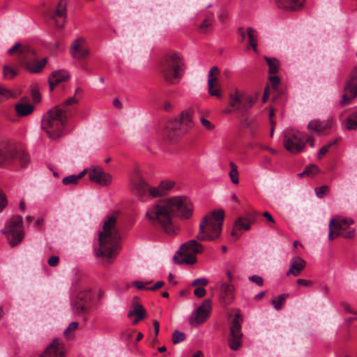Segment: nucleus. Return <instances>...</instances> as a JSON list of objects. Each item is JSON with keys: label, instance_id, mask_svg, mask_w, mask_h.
<instances>
[{"label": "nucleus", "instance_id": "nucleus-1", "mask_svg": "<svg viewBox=\"0 0 357 357\" xmlns=\"http://www.w3.org/2000/svg\"><path fill=\"white\" fill-rule=\"evenodd\" d=\"M193 213V206L185 196H176L158 200V224L168 236H174L179 231L172 218L174 215L181 220L190 219Z\"/></svg>", "mask_w": 357, "mask_h": 357}, {"label": "nucleus", "instance_id": "nucleus-2", "mask_svg": "<svg viewBox=\"0 0 357 357\" xmlns=\"http://www.w3.org/2000/svg\"><path fill=\"white\" fill-rule=\"evenodd\" d=\"M117 212L108 215L104 222L103 229L98 236L99 248L96 250L98 257L111 259L117 255L121 235L117 227Z\"/></svg>", "mask_w": 357, "mask_h": 357}, {"label": "nucleus", "instance_id": "nucleus-3", "mask_svg": "<svg viewBox=\"0 0 357 357\" xmlns=\"http://www.w3.org/2000/svg\"><path fill=\"white\" fill-rule=\"evenodd\" d=\"M158 70L162 79L169 85L180 82L185 72V63L178 53L165 54L158 63Z\"/></svg>", "mask_w": 357, "mask_h": 357}, {"label": "nucleus", "instance_id": "nucleus-4", "mask_svg": "<svg viewBox=\"0 0 357 357\" xmlns=\"http://www.w3.org/2000/svg\"><path fill=\"white\" fill-rule=\"evenodd\" d=\"M67 119L66 110L60 107H55L43 116L42 129L50 139H57L63 135Z\"/></svg>", "mask_w": 357, "mask_h": 357}, {"label": "nucleus", "instance_id": "nucleus-5", "mask_svg": "<svg viewBox=\"0 0 357 357\" xmlns=\"http://www.w3.org/2000/svg\"><path fill=\"white\" fill-rule=\"evenodd\" d=\"M224 215L222 210H215L206 215L199 224L197 238L201 241L217 239L221 234Z\"/></svg>", "mask_w": 357, "mask_h": 357}, {"label": "nucleus", "instance_id": "nucleus-6", "mask_svg": "<svg viewBox=\"0 0 357 357\" xmlns=\"http://www.w3.org/2000/svg\"><path fill=\"white\" fill-rule=\"evenodd\" d=\"M18 60L20 66L28 73L37 74L43 70L48 59L46 57L38 61L36 50L30 46H25L20 50Z\"/></svg>", "mask_w": 357, "mask_h": 357}, {"label": "nucleus", "instance_id": "nucleus-7", "mask_svg": "<svg viewBox=\"0 0 357 357\" xmlns=\"http://www.w3.org/2000/svg\"><path fill=\"white\" fill-rule=\"evenodd\" d=\"M204 247L196 240H190L183 243L174 256V261L179 265H192L197 262L196 255L203 252Z\"/></svg>", "mask_w": 357, "mask_h": 357}, {"label": "nucleus", "instance_id": "nucleus-8", "mask_svg": "<svg viewBox=\"0 0 357 357\" xmlns=\"http://www.w3.org/2000/svg\"><path fill=\"white\" fill-rule=\"evenodd\" d=\"M192 127V114L189 111H183L174 120L167 123L165 130L171 139L181 137Z\"/></svg>", "mask_w": 357, "mask_h": 357}, {"label": "nucleus", "instance_id": "nucleus-9", "mask_svg": "<svg viewBox=\"0 0 357 357\" xmlns=\"http://www.w3.org/2000/svg\"><path fill=\"white\" fill-rule=\"evenodd\" d=\"M1 232L6 235L11 247L17 246L24 238L22 218L18 215L13 216Z\"/></svg>", "mask_w": 357, "mask_h": 357}, {"label": "nucleus", "instance_id": "nucleus-10", "mask_svg": "<svg viewBox=\"0 0 357 357\" xmlns=\"http://www.w3.org/2000/svg\"><path fill=\"white\" fill-rule=\"evenodd\" d=\"M353 223L352 220L346 218H336L331 220L328 227L329 240L333 241L338 236H342L346 238H354L355 236V230L350 227V225Z\"/></svg>", "mask_w": 357, "mask_h": 357}, {"label": "nucleus", "instance_id": "nucleus-11", "mask_svg": "<svg viewBox=\"0 0 357 357\" xmlns=\"http://www.w3.org/2000/svg\"><path fill=\"white\" fill-rule=\"evenodd\" d=\"M306 134L300 131L289 129L284 132L283 144L285 149L292 154H298L305 149Z\"/></svg>", "mask_w": 357, "mask_h": 357}, {"label": "nucleus", "instance_id": "nucleus-12", "mask_svg": "<svg viewBox=\"0 0 357 357\" xmlns=\"http://www.w3.org/2000/svg\"><path fill=\"white\" fill-rule=\"evenodd\" d=\"M45 15L47 19L54 22L56 29H63L67 18V1L59 0L55 6L49 8Z\"/></svg>", "mask_w": 357, "mask_h": 357}, {"label": "nucleus", "instance_id": "nucleus-13", "mask_svg": "<svg viewBox=\"0 0 357 357\" xmlns=\"http://www.w3.org/2000/svg\"><path fill=\"white\" fill-rule=\"evenodd\" d=\"M229 331V346L231 350L236 351L241 347L243 337L239 314H236L234 317Z\"/></svg>", "mask_w": 357, "mask_h": 357}, {"label": "nucleus", "instance_id": "nucleus-14", "mask_svg": "<svg viewBox=\"0 0 357 357\" xmlns=\"http://www.w3.org/2000/svg\"><path fill=\"white\" fill-rule=\"evenodd\" d=\"M211 301L206 299L198 307L193 315L189 318V323L192 326L204 324L211 312Z\"/></svg>", "mask_w": 357, "mask_h": 357}, {"label": "nucleus", "instance_id": "nucleus-15", "mask_svg": "<svg viewBox=\"0 0 357 357\" xmlns=\"http://www.w3.org/2000/svg\"><path fill=\"white\" fill-rule=\"evenodd\" d=\"M345 93L342 96L340 104L342 105L349 103L351 100L357 96V66L351 70L349 80L344 86Z\"/></svg>", "mask_w": 357, "mask_h": 357}, {"label": "nucleus", "instance_id": "nucleus-16", "mask_svg": "<svg viewBox=\"0 0 357 357\" xmlns=\"http://www.w3.org/2000/svg\"><path fill=\"white\" fill-rule=\"evenodd\" d=\"M91 295L89 289L79 291L71 301L74 313L77 314H85L88 311L87 303L91 300Z\"/></svg>", "mask_w": 357, "mask_h": 357}, {"label": "nucleus", "instance_id": "nucleus-17", "mask_svg": "<svg viewBox=\"0 0 357 357\" xmlns=\"http://www.w3.org/2000/svg\"><path fill=\"white\" fill-rule=\"evenodd\" d=\"M132 190L142 202L145 201L144 197L146 194L149 197H156V189L153 187H149L148 183L142 178H138L132 182Z\"/></svg>", "mask_w": 357, "mask_h": 357}, {"label": "nucleus", "instance_id": "nucleus-18", "mask_svg": "<svg viewBox=\"0 0 357 357\" xmlns=\"http://www.w3.org/2000/svg\"><path fill=\"white\" fill-rule=\"evenodd\" d=\"M334 121L332 118L324 121L314 119L309 122L307 129L310 132H314L320 136L328 133Z\"/></svg>", "mask_w": 357, "mask_h": 357}, {"label": "nucleus", "instance_id": "nucleus-19", "mask_svg": "<svg viewBox=\"0 0 357 357\" xmlns=\"http://www.w3.org/2000/svg\"><path fill=\"white\" fill-rule=\"evenodd\" d=\"M16 149L8 142H0V166H5L15 159Z\"/></svg>", "mask_w": 357, "mask_h": 357}, {"label": "nucleus", "instance_id": "nucleus-20", "mask_svg": "<svg viewBox=\"0 0 357 357\" xmlns=\"http://www.w3.org/2000/svg\"><path fill=\"white\" fill-rule=\"evenodd\" d=\"M89 178L91 181L102 186L108 185L112 182V176L104 172L100 167L91 169L89 172Z\"/></svg>", "mask_w": 357, "mask_h": 357}, {"label": "nucleus", "instance_id": "nucleus-21", "mask_svg": "<svg viewBox=\"0 0 357 357\" xmlns=\"http://www.w3.org/2000/svg\"><path fill=\"white\" fill-rule=\"evenodd\" d=\"M64 344L60 342L58 338H55L46 348L40 357H64Z\"/></svg>", "mask_w": 357, "mask_h": 357}, {"label": "nucleus", "instance_id": "nucleus-22", "mask_svg": "<svg viewBox=\"0 0 357 357\" xmlns=\"http://www.w3.org/2000/svg\"><path fill=\"white\" fill-rule=\"evenodd\" d=\"M220 70L217 66H213L208 73V93L211 96L220 98L222 94L219 84L217 83V78L214 75L219 74Z\"/></svg>", "mask_w": 357, "mask_h": 357}, {"label": "nucleus", "instance_id": "nucleus-23", "mask_svg": "<svg viewBox=\"0 0 357 357\" xmlns=\"http://www.w3.org/2000/svg\"><path fill=\"white\" fill-rule=\"evenodd\" d=\"M146 311L141 304L132 303L128 312V317L133 325H136L139 321L145 317Z\"/></svg>", "mask_w": 357, "mask_h": 357}, {"label": "nucleus", "instance_id": "nucleus-24", "mask_svg": "<svg viewBox=\"0 0 357 357\" xmlns=\"http://www.w3.org/2000/svg\"><path fill=\"white\" fill-rule=\"evenodd\" d=\"M258 213L256 211L247 212L245 217H240L236 220V228L249 230L250 225L255 222Z\"/></svg>", "mask_w": 357, "mask_h": 357}, {"label": "nucleus", "instance_id": "nucleus-25", "mask_svg": "<svg viewBox=\"0 0 357 357\" xmlns=\"http://www.w3.org/2000/svg\"><path fill=\"white\" fill-rule=\"evenodd\" d=\"M70 77L68 72L63 70L54 71L49 77L50 89L52 91L59 84L67 81Z\"/></svg>", "mask_w": 357, "mask_h": 357}, {"label": "nucleus", "instance_id": "nucleus-26", "mask_svg": "<svg viewBox=\"0 0 357 357\" xmlns=\"http://www.w3.org/2000/svg\"><path fill=\"white\" fill-rule=\"evenodd\" d=\"M306 266V261L300 257H293L290 261L289 269L287 271L286 275L298 276L304 270Z\"/></svg>", "mask_w": 357, "mask_h": 357}, {"label": "nucleus", "instance_id": "nucleus-27", "mask_svg": "<svg viewBox=\"0 0 357 357\" xmlns=\"http://www.w3.org/2000/svg\"><path fill=\"white\" fill-rule=\"evenodd\" d=\"M234 287L231 282H224L220 287V299L225 305L231 303L234 298Z\"/></svg>", "mask_w": 357, "mask_h": 357}, {"label": "nucleus", "instance_id": "nucleus-28", "mask_svg": "<svg viewBox=\"0 0 357 357\" xmlns=\"http://www.w3.org/2000/svg\"><path fill=\"white\" fill-rule=\"evenodd\" d=\"M83 42L82 38H77L72 44L70 54L73 58L82 59L89 54V51L82 47Z\"/></svg>", "mask_w": 357, "mask_h": 357}, {"label": "nucleus", "instance_id": "nucleus-29", "mask_svg": "<svg viewBox=\"0 0 357 357\" xmlns=\"http://www.w3.org/2000/svg\"><path fill=\"white\" fill-rule=\"evenodd\" d=\"M176 183L172 179H163L158 185V197L168 195L174 189Z\"/></svg>", "mask_w": 357, "mask_h": 357}, {"label": "nucleus", "instance_id": "nucleus-30", "mask_svg": "<svg viewBox=\"0 0 357 357\" xmlns=\"http://www.w3.org/2000/svg\"><path fill=\"white\" fill-rule=\"evenodd\" d=\"M277 6L285 10H296L302 6L301 0H275Z\"/></svg>", "mask_w": 357, "mask_h": 357}, {"label": "nucleus", "instance_id": "nucleus-31", "mask_svg": "<svg viewBox=\"0 0 357 357\" xmlns=\"http://www.w3.org/2000/svg\"><path fill=\"white\" fill-rule=\"evenodd\" d=\"M15 109L18 116H26L32 113L34 107L31 104L17 103Z\"/></svg>", "mask_w": 357, "mask_h": 357}, {"label": "nucleus", "instance_id": "nucleus-32", "mask_svg": "<svg viewBox=\"0 0 357 357\" xmlns=\"http://www.w3.org/2000/svg\"><path fill=\"white\" fill-rule=\"evenodd\" d=\"M213 15H208L202 23L198 26V31L200 33H206L213 29Z\"/></svg>", "mask_w": 357, "mask_h": 357}, {"label": "nucleus", "instance_id": "nucleus-33", "mask_svg": "<svg viewBox=\"0 0 357 357\" xmlns=\"http://www.w3.org/2000/svg\"><path fill=\"white\" fill-rule=\"evenodd\" d=\"M242 96L243 94L238 91L229 95V105L234 107L238 112H241V109Z\"/></svg>", "mask_w": 357, "mask_h": 357}, {"label": "nucleus", "instance_id": "nucleus-34", "mask_svg": "<svg viewBox=\"0 0 357 357\" xmlns=\"http://www.w3.org/2000/svg\"><path fill=\"white\" fill-rule=\"evenodd\" d=\"M257 98L253 96H248L243 94L241 112L248 111L256 102Z\"/></svg>", "mask_w": 357, "mask_h": 357}, {"label": "nucleus", "instance_id": "nucleus-35", "mask_svg": "<svg viewBox=\"0 0 357 357\" xmlns=\"http://www.w3.org/2000/svg\"><path fill=\"white\" fill-rule=\"evenodd\" d=\"M265 60L268 66V73L270 74H276L279 70V61L275 58L269 57H265Z\"/></svg>", "mask_w": 357, "mask_h": 357}, {"label": "nucleus", "instance_id": "nucleus-36", "mask_svg": "<svg viewBox=\"0 0 357 357\" xmlns=\"http://www.w3.org/2000/svg\"><path fill=\"white\" fill-rule=\"evenodd\" d=\"M289 294H283L279 295L278 297L274 298L271 301V303L276 310H280L283 307L285 300L289 297Z\"/></svg>", "mask_w": 357, "mask_h": 357}, {"label": "nucleus", "instance_id": "nucleus-37", "mask_svg": "<svg viewBox=\"0 0 357 357\" xmlns=\"http://www.w3.org/2000/svg\"><path fill=\"white\" fill-rule=\"evenodd\" d=\"M18 96L17 93H15L11 90L3 87L0 85V101H5L10 98H15Z\"/></svg>", "mask_w": 357, "mask_h": 357}, {"label": "nucleus", "instance_id": "nucleus-38", "mask_svg": "<svg viewBox=\"0 0 357 357\" xmlns=\"http://www.w3.org/2000/svg\"><path fill=\"white\" fill-rule=\"evenodd\" d=\"M230 171L229 172V176L231 179V181L234 184H238L239 183L238 179V171L237 168V165L234 162H229Z\"/></svg>", "mask_w": 357, "mask_h": 357}, {"label": "nucleus", "instance_id": "nucleus-39", "mask_svg": "<svg viewBox=\"0 0 357 357\" xmlns=\"http://www.w3.org/2000/svg\"><path fill=\"white\" fill-rule=\"evenodd\" d=\"M86 172V170H84L83 172H82L81 173H79V174L77 175H70V176H66L65 178H63L62 180V183L63 185H69V184H77L78 181L82 178V176L84 175Z\"/></svg>", "mask_w": 357, "mask_h": 357}, {"label": "nucleus", "instance_id": "nucleus-40", "mask_svg": "<svg viewBox=\"0 0 357 357\" xmlns=\"http://www.w3.org/2000/svg\"><path fill=\"white\" fill-rule=\"evenodd\" d=\"M247 33L249 39V45L252 48V50L257 52V36L255 34V30L249 27L247 29Z\"/></svg>", "mask_w": 357, "mask_h": 357}, {"label": "nucleus", "instance_id": "nucleus-41", "mask_svg": "<svg viewBox=\"0 0 357 357\" xmlns=\"http://www.w3.org/2000/svg\"><path fill=\"white\" fill-rule=\"evenodd\" d=\"M319 167L315 165H310L309 166H307L304 171L301 173H299L298 176L299 177H303V176H312L319 172Z\"/></svg>", "mask_w": 357, "mask_h": 357}, {"label": "nucleus", "instance_id": "nucleus-42", "mask_svg": "<svg viewBox=\"0 0 357 357\" xmlns=\"http://www.w3.org/2000/svg\"><path fill=\"white\" fill-rule=\"evenodd\" d=\"M78 326V322L73 321L65 329L63 335L67 340L72 339L74 337V332L77 329Z\"/></svg>", "mask_w": 357, "mask_h": 357}, {"label": "nucleus", "instance_id": "nucleus-43", "mask_svg": "<svg viewBox=\"0 0 357 357\" xmlns=\"http://www.w3.org/2000/svg\"><path fill=\"white\" fill-rule=\"evenodd\" d=\"M3 76L6 79H12L18 74V70L5 66L3 68Z\"/></svg>", "mask_w": 357, "mask_h": 357}, {"label": "nucleus", "instance_id": "nucleus-44", "mask_svg": "<svg viewBox=\"0 0 357 357\" xmlns=\"http://www.w3.org/2000/svg\"><path fill=\"white\" fill-rule=\"evenodd\" d=\"M146 218L154 224L156 222V204L149 208L146 213Z\"/></svg>", "mask_w": 357, "mask_h": 357}, {"label": "nucleus", "instance_id": "nucleus-45", "mask_svg": "<svg viewBox=\"0 0 357 357\" xmlns=\"http://www.w3.org/2000/svg\"><path fill=\"white\" fill-rule=\"evenodd\" d=\"M151 282H146L145 284H144L141 281H134L132 282V286L135 287L138 289L143 290V289H147V290H151V291H155L156 290V283L153 284L150 287H146V284H149Z\"/></svg>", "mask_w": 357, "mask_h": 357}, {"label": "nucleus", "instance_id": "nucleus-46", "mask_svg": "<svg viewBox=\"0 0 357 357\" xmlns=\"http://www.w3.org/2000/svg\"><path fill=\"white\" fill-rule=\"evenodd\" d=\"M15 158L20 160L22 167L26 166L29 162V157L28 154L23 151H20L19 152L16 151Z\"/></svg>", "mask_w": 357, "mask_h": 357}, {"label": "nucleus", "instance_id": "nucleus-47", "mask_svg": "<svg viewBox=\"0 0 357 357\" xmlns=\"http://www.w3.org/2000/svg\"><path fill=\"white\" fill-rule=\"evenodd\" d=\"M185 338V333L180 332L178 331H175L172 335V342L174 344H178L182 341H183Z\"/></svg>", "mask_w": 357, "mask_h": 357}, {"label": "nucleus", "instance_id": "nucleus-48", "mask_svg": "<svg viewBox=\"0 0 357 357\" xmlns=\"http://www.w3.org/2000/svg\"><path fill=\"white\" fill-rule=\"evenodd\" d=\"M78 102V100L75 98V95L73 97L69 98L67 99L63 104L59 105L63 110H66V113L68 112L67 107L77 104Z\"/></svg>", "mask_w": 357, "mask_h": 357}, {"label": "nucleus", "instance_id": "nucleus-49", "mask_svg": "<svg viewBox=\"0 0 357 357\" xmlns=\"http://www.w3.org/2000/svg\"><path fill=\"white\" fill-rule=\"evenodd\" d=\"M346 127L348 130H357V119L349 116L346 120Z\"/></svg>", "mask_w": 357, "mask_h": 357}, {"label": "nucleus", "instance_id": "nucleus-50", "mask_svg": "<svg viewBox=\"0 0 357 357\" xmlns=\"http://www.w3.org/2000/svg\"><path fill=\"white\" fill-rule=\"evenodd\" d=\"M329 191V188L327 185H322L315 189L316 195L318 197H323Z\"/></svg>", "mask_w": 357, "mask_h": 357}, {"label": "nucleus", "instance_id": "nucleus-51", "mask_svg": "<svg viewBox=\"0 0 357 357\" xmlns=\"http://www.w3.org/2000/svg\"><path fill=\"white\" fill-rule=\"evenodd\" d=\"M249 280L253 283H255L259 287H261L264 284V280L261 276L253 275L249 277Z\"/></svg>", "mask_w": 357, "mask_h": 357}, {"label": "nucleus", "instance_id": "nucleus-52", "mask_svg": "<svg viewBox=\"0 0 357 357\" xmlns=\"http://www.w3.org/2000/svg\"><path fill=\"white\" fill-rule=\"evenodd\" d=\"M202 125L207 130H212L214 128V125L209 121L208 120L206 119L204 117H202L200 119Z\"/></svg>", "mask_w": 357, "mask_h": 357}, {"label": "nucleus", "instance_id": "nucleus-53", "mask_svg": "<svg viewBox=\"0 0 357 357\" xmlns=\"http://www.w3.org/2000/svg\"><path fill=\"white\" fill-rule=\"evenodd\" d=\"M208 284V280L206 278H198L195 279L192 282V285L196 287L200 285L202 287L206 286Z\"/></svg>", "mask_w": 357, "mask_h": 357}, {"label": "nucleus", "instance_id": "nucleus-54", "mask_svg": "<svg viewBox=\"0 0 357 357\" xmlns=\"http://www.w3.org/2000/svg\"><path fill=\"white\" fill-rule=\"evenodd\" d=\"M24 46H22V45L20 43H16L8 51V54L10 55H13L15 54L17 51H18V53L20 54V50L24 47Z\"/></svg>", "mask_w": 357, "mask_h": 357}, {"label": "nucleus", "instance_id": "nucleus-55", "mask_svg": "<svg viewBox=\"0 0 357 357\" xmlns=\"http://www.w3.org/2000/svg\"><path fill=\"white\" fill-rule=\"evenodd\" d=\"M312 281L307 280L303 278H299L296 280V284L298 286H303V287H310L312 285Z\"/></svg>", "mask_w": 357, "mask_h": 357}, {"label": "nucleus", "instance_id": "nucleus-56", "mask_svg": "<svg viewBox=\"0 0 357 357\" xmlns=\"http://www.w3.org/2000/svg\"><path fill=\"white\" fill-rule=\"evenodd\" d=\"M59 261V257L58 256H52L48 259L47 263L50 266L54 267L58 265Z\"/></svg>", "mask_w": 357, "mask_h": 357}, {"label": "nucleus", "instance_id": "nucleus-57", "mask_svg": "<svg viewBox=\"0 0 357 357\" xmlns=\"http://www.w3.org/2000/svg\"><path fill=\"white\" fill-rule=\"evenodd\" d=\"M206 290L202 287H197L194 291V294L198 298H202L206 295Z\"/></svg>", "mask_w": 357, "mask_h": 357}, {"label": "nucleus", "instance_id": "nucleus-58", "mask_svg": "<svg viewBox=\"0 0 357 357\" xmlns=\"http://www.w3.org/2000/svg\"><path fill=\"white\" fill-rule=\"evenodd\" d=\"M7 204L6 197L0 191V213Z\"/></svg>", "mask_w": 357, "mask_h": 357}, {"label": "nucleus", "instance_id": "nucleus-59", "mask_svg": "<svg viewBox=\"0 0 357 357\" xmlns=\"http://www.w3.org/2000/svg\"><path fill=\"white\" fill-rule=\"evenodd\" d=\"M162 107V109L164 111H165L167 112H171L173 109L174 106H173V104L171 102L165 101L163 103Z\"/></svg>", "mask_w": 357, "mask_h": 357}, {"label": "nucleus", "instance_id": "nucleus-60", "mask_svg": "<svg viewBox=\"0 0 357 357\" xmlns=\"http://www.w3.org/2000/svg\"><path fill=\"white\" fill-rule=\"evenodd\" d=\"M270 82L271 83L273 87H276L280 83V78L279 77L274 75L271 76L269 78Z\"/></svg>", "mask_w": 357, "mask_h": 357}, {"label": "nucleus", "instance_id": "nucleus-61", "mask_svg": "<svg viewBox=\"0 0 357 357\" xmlns=\"http://www.w3.org/2000/svg\"><path fill=\"white\" fill-rule=\"evenodd\" d=\"M306 143H308L311 147H314V138L306 134V137H305V145L306 144Z\"/></svg>", "mask_w": 357, "mask_h": 357}, {"label": "nucleus", "instance_id": "nucleus-62", "mask_svg": "<svg viewBox=\"0 0 357 357\" xmlns=\"http://www.w3.org/2000/svg\"><path fill=\"white\" fill-rule=\"evenodd\" d=\"M32 98L35 102L40 101L41 97L39 91L37 90L32 91Z\"/></svg>", "mask_w": 357, "mask_h": 357}, {"label": "nucleus", "instance_id": "nucleus-63", "mask_svg": "<svg viewBox=\"0 0 357 357\" xmlns=\"http://www.w3.org/2000/svg\"><path fill=\"white\" fill-rule=\"evenodd\" d=\"M262 215L265 217L268 222L271 223H275V220L270 213L265 211L262 213Z\"/></svg>", "mask_w": 357, "mask_h": 357}, {"label": "nucleus", "instance_id": "nucleus-64", "mask_svg": "<svg viewBox=\"0 0 357 357\" xmlns=\"http://www.w3.org/2000/svg\"><path fill=\"white\" fill-rule=\"evenodd\" d=\"M328 151V149H327V147H326L325 146H324L321 149H320V150L319 151V153H318V159L320 160L321 159L322 156L324 155H325L327 152Z\"/></svg>", "mask_w": 357, "mask_h": 357}]
</instances>
